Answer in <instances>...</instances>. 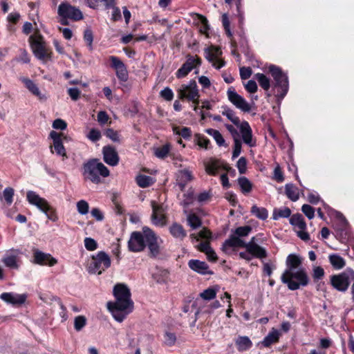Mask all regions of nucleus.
<instances>
[{
  "label": "nucleus",
  "mask_w": 354,
  "mask_h": 354,
  "mask_svg": "<svg viewBox=\"0 0 354 354\" xmlns=\"http://www.w3.org/2000/svg\"><path fill=\"white\" fill-rule=\"evenodd\" d=\"M15 60L19 62L24 64H28L30 62V57L28 52L24 49L20 50V54L19 57L15 58Z\"/></svg>",
  "instance_id": "4d7b16f0"
},
{
  "label": "nucleus",
  "mask_w": 354,
  "mask_h": 354,
  "mask_svg": "<svg viewBox=\"0 0 354 354\" xmlns=\"http://www.w3.org/2000/svg\"><path fill=\"white\" fill-rule=\"evenodd\" d=\"M206 132L213 137L218 146H223L225 145V140L218 131L213 129H208L206 130Z\"/></svg>",
  "instance_id": "37998d69"
},
{
  "label": "nucleus",
  "mask_w": 354,
  "mask_h": 354,
  "mask_svg": "<svg viewBox=\"0 0 354 354\" xmlns=\"http://www.w3.org/2000/svg\"><path fill=\"white\" fill-rule=\"evenodd\" d=\"M113 295L115 301L108 302L107 308L117 322H122L133 308L131 292L125 284L117 283L113 288Z\"/></svg>",
  "instance_id": "f257e3e1"
},
{
  "label": "nucleus",
  "mask_w": 354,
  "mask_h": 354,
  "mask_svg": "<svg viewBox=\"0 0 354 354\" xmlns=\"http://www.w3.org/2000/svg\"><path fill=\"white\" fill-rule=\"evenodd\" d=\"M222 24H223V26L225 29V33L227 35V37H232V32L230 28V22L229 17L227 14H223L222 15Z\"/></svg>",
  "instance_id": "603ef678"
},
{
  "label": "nucleus",
  "mask_w": 354,
  "mask_h": 354,
  "mask_svg": "<svg viewBox=\"0 0 354 354\" xmlns=\"http://www.w3.org/2000/svg\"><path fill=\"white\" fill-rule=\"evenodd\" d=\"M21 81L25 84L26 87L34 95L37 96L39 100L45 101L47 100L46 94L42 93L36 84L30 79L22 77Z\"/></svg>",
  "instance_id": "a878e982"
},
{
  "label": "nucleus",
  "mask_w": 354,
  "mask_h": 354,
  "mask_svg": "<svg viewBox=\"0 0 354 354\" xmlns=\"http://www.w3.org/2000/svg\"><path fill=\"white\" fill-rule=\"evenodd\" d=\"M170 145L166 144L154 149V154L158 158H165L170 151Z\"/></svg>",
  "instance_id": "79ce46f5"
},
{
  "label": "nucleus",
  "mask_w": 354,
  "mask_h": 354,
  "mask_svg": "<svg viewBox=\"0 0 354 354\" xmlns=\"http://www.w3.org/2000/svg\"><path fill=\"white\" fill-rule=\"evenodd\" d=\"M86 138L93 142H95L100 140L102 134L100 130L93 128L86 134Z\"/></svg>",
  "instance_id": "09e8293b"
},
{
  "label": "nucleus",
  "mask_w": 354,
  "mask_h": 354,
  "mask_svg": "<svg viewBox=\"0 0 354 354\" xmlns=\"http://www.w3.org/2000/svg\"><path fill=\"white\" fill-rule=\"evenodd\" d=\"M104 162L111 165L115 166L118 164L119 156L115 149L111 146H105L102 149Z\"/></svg>",
  "instance_id": "5701e85b"
},
{
  "label": "nucleus",
  "mask_w": 354,
  "mask_h": 354,
  "mask_svg": "<svg viewBox=\"0 0 354 354\" xmlns=\"http://www.w3.org/2000/svg\"><path fill=\"white\" fill-rule=\"evenodd\" d=\"M111 266V259L104 252H99L92 258L88 266V272L92 274H100Z\"/></svg>",
  "instance_id": "6e6552de"
},
{
  "label": "nucleus",
  "mask_w": 354,
  "mask_h": 354,
  "mask_svg": "<svg viewBox=\"0 0 354 354\" xmlns=\"http://www.w3.org/2000/svg\"><path fill=\"white\" fill-rule=\"evenodd\" d=\"M222 54L220 48L211 46L205 49V57L212 64V66L216 69H220L225 65V62L219 57Z\"/></svg>",
  "instance_id": "dca6fc26"
},
{
  "label": "nucleus",
  "mask_w": 354,
  "mask_h": 354,
  "mask_svg": "<svg viewBox=\"0 0 354 354\" xmlns=\"http://www.w3.org/2000/svg\"><path fill=\"white\" fill-rule=\"evenodd\" d=\"M197 26L200 32L205 35L206 37H209V25L205 17L199 15H197Z\"/></svg>",
  "instance_id": "72a5a7b5"
},
{
  "label": "nucleus",
  "mask_w": 354,
  "mask_h": 354,
  "mask_svg": "<svg viewBox=\"0 0 354 354\" xmlns=\"http://www.w3.org/2000/svg\"><path fill=\"white\" fill-rule=\"evenodd\" d=\"M174 131L176 134L180 136L185 139H187L191 136V130L187 127H183L180 129L175 128Z\"/></svg>",
  "instance_id": "13d9d810"
},
{
  "label": "nucleus",
  "mask_w": 354,
  "mask_h": 354,
  "mask_svg": "<svg viewBox=\"0 0 354 354\" xmlns=\"http://www.w3.org/2000/svg\"><path fill=\"white\" fill-rule=\"evenodd\" d=\"M201 64V60L197 56H187L186 62L176 71V77L180 79L186 77L194 68L199 66Z\"/></svg>",
  "instance_id": "f3484780"
},
{
  "label": "nucleus",
  "mask_w": 354,
  "mask_h": 354,
  "mask_svg": "<svg viewBox=\"0 0 354 354\" xmlns=\"http://www.w3.org/2000/svg\"><path fill=\"white\" fill-rule=\"evenodd\" d=\"M15 191L12 187H6L3 192V199L5 200L7 205H10L13 201Z\"/></svg>",
  "instance_id": "de8ad7c7"
},
{
  "label": "nucleus",
  "mask_w": 354,
  "mask_h": 354,
  "mask_svg": "<svg viewBox=\"0 0 354 354\" xmlns=\"http://www.w3.org/2000/svg\"><path fill=\"white\" fill-rule=\"evenodd\" d=\"M169 232L174 238L180 240L183 239L187 235V233L183 226L176 223H173L170 226Z\"/></svg>",
  "instance_id": "f704fd0d"
},
{
  "label": "nucleus",
  "mask_w": 354,
  "mask_h": 354,
  "mask_svg": "<svg viewBox=\"0 0 354 354\" xmlns=\"http://www.w3.org/2000/svg\"><path fill=\"white\" fill-rule=\"evenodd\" d=\"M243 142L250 147L256 146V140L253 138L252 129L248 122H243L239 126Z\"/></svg>",
  "instance_id": "412c9836"
},
{
  "label": "nucleus",
  "mask_w": 354,
  "mask_h": 354,
  "mask_svg": "<svg viewBox=\"0 0 354 354\" xmlns=\"http://www.w3.org/2000/svg\"><path fill=\"white\" fill-rule=\"evenodd\" d=\"M86 319L85 317L80 315L75 317L74 327L77 331L81 330L86 325Z\"/></svg>",
  "instance_id": "864d4df0"
},
{
  "label": "nucleus",
  "mask_w": 354,
  "mask_h": 354,
  "mask_svg": "<svg viewBox=\"0 0 354 354\" xmlns=\"http://www.w3.org/2000/svg\"><path fill=\"white\" fill-rule=\"evenodd\" d=\"M236 167L240 174H245L247 169V160L245 158L241 157L239 159L236 163Z\"/></svg>",
  "instance_id": "e2e57ef3"
},
{
  "label": "nucleus",
  "mask_w": 354,
  "mask_h": 354,
  "mask_svg": "<svg viewBox=\"0 0 354 354\" xmlns=\"http://www.w3.org/2000/svg\"><path fill=\"white\" fill-rule=\"evenodd\" d=\"M105 135L113 142H118L120 140L118 133L111 129H108L105 132Z\"/></svg>",
  "instance_id": "774afa93"
},
{
  "label": "nucleus",
  "mask_w": 354,
  "mask_h": 354,
  "mask_svg": "<svg viewBox=\"0 0 354 354\" xmlns=\"http://www.w3.org/2000/svg\"><path fill=\"white\" fill-rule=\"evenodd\" d=\"M187 222L189 225L193 229L198 228L201 225V219L195 214H189L187 216Z\"/></svg>",
  "instance_id": "49530a36"
},
{
  "label": "nucleus",
  "mask_w": 354,
  "mask_h": 354,
  "mask_svg": "<svg viewBox=\"0 0 354 354\" xmlns=\"http://www.w3.org/2000/svg\"><path fill=\"white\" fill-rule=\"evenodd\" d=\"M151 206L152 208V223L158 227L165 226L167 223L166 209L165 207L155 201H152L151 202Z\"/></svg>",
  "instance_id": "f8f14e48"
},
{
  "label": "nucleus",
  "mask_w": 354,
  "mask_h": 354,
  "mask_svg": "<svg viewBox=\"0 0 354 354\" xmlns=\"http://www.w3.org/2000/svg\"><path fill=\"white\" fill-rule=\"evenodd\" d=\"M286 268L284 271H292L301 268L299 266L302 263L301 258L295 254H290L286 259Z\"/></svg>",
  "instance_id": "c756f323"
},
{
  "label": "nucleus",
  "mask_w": 354,
  "mask_h": 354,
  "mask_svg": "<svg viewBox=\"0 0 354 354\" xmlns=\"http://www.w3.org/2000/svg\"><path fill=\"white\" fill-rule=\"evenodd\" d=\"M354 279V271L352 269H347L346 271L333 275L330 278L331 285L336 290L345 292L350 284V280Z\"/></svg>",
  "instance_id": "9d476101"
},
{
  "label": "nucleus",
  "mask_w": 354,
  "mask_h": 354,
  "mask_svg": "<svg viewBox=\"0 0 354 354\" xmlns=\"http://www.w3.org/2000/svg\"><path fill=\"white\" fill-rule=\"evenodd\" d=\"M291 214V211L288 207L274 209L272 214V218L278 220L280 218H288Z\"/></svg>",
  "instance_id": "58836bf2"
},
{
  "label": "nucleus",
  "mask_w": 354,
  "mask_h": 354,
  "mask_svg": "<svg viewBox=\"0 0 354 354\" xmlns=\"http://www.w3.org/2000/svg\"><path fill=\"white\" fill-rule=\"evenodd\" d=\"M160 95L167 101H171L174 98V92L169 87H165L160 92Z\"/></svg>",
  "instance_id": "6e6d98bb"
},
{
  "label": "nucleus",
  "mask_w": 354,
  "mask_h": 354,
  "mask_svg": "<svg viewBox=\"0 0 354 354\" xmlns=\"http://www.w3.org/2000/svg\"><path fill=\"white\" fill-rule=\"evenodd\" d=\"M178 97L180 100H187L195 105L199 103V91L196 81L191 80L187 84H182L177 89Z\"/></svg>",
  "instance_id": "0eeeda50"
},
{
  "label": "nucleus",
  "mask_w": 354,
  "mask_h": 354,
  "mask_svg": "<svg viewBox=\"0 0 354 354\" xmlns=\"http://www.w3.org/2000/svg\"><path fill=\"white\" fill-rule=\"evenodd\" d=\"M0 298L8 304L20 305L25 302L26 296L24 294L3 292L0 295Z\"/></svg>",
  "instance_id": "b1692460"
},
{
  "label": "nucleus",
  "mask_w": 354,
  "mask_h": 354,
  "mask_svg": "<svg viewBox=\"0 0 354 354\" xmlns=\"http://www.w3.org/2000/svg\"><path fill=\"white\" fill-rule=\"evenodd\" d=\"M281 280L291 290H296L301 286H306L309 283V278L305 268L284 271L281 274Z\"/></svg>",
  "instance_id": "7ed1b4c3"
},
{
  "label": "nucleus",
  "mask_w": 354,
  "mask_h": 354,
  "mask_svg": "<svg viewBox=\"0 0 354 354\" xmlns=\"http://www.w3.org/2000/svg\"><path fill=\"white\" fill-rule=\"evenodd\" d=\"M136 182L140 187L146 188L153 185V183L156 182V180L149 176L138 174L136 177Z\"/></svg>",
  "instance_id": "473e14b6"
},
{
  "label": "nucleus",
  "mask_w": 354,
  "mask_h": 354,
  "mask_svg": "<svg viewBox=\"0 0 354 354\" xmlns=\"http://www.w3.org/2000/svg\"><path fill=\"white\" fill-rule=\"evenodd\" d=\"M280 332L274 328H272V330L266 336V337L262 341L261 344L265 347H268L271 344L276 343L278 342L280 337Z\"/></svg>",
  "instance_id": "7c9ffc66"
},
{
  "label": "nucleus",
  "mask_w": 354,
  "mask_h": 354,
  "mask_svg": "<svg viewBox=\"0 0 354 354\" xmlns=\"http://www.w3.org/2000/svg\"><path fill=\"white\" fill-rule=\"evenodd\" d=\"M290 223L295 227L297 236L303 241L310 239L309 234L306 231V223L301 214H294L290 218Z\"/></svg>",
  "instance_id": "2eb2a0df"
},
{
  "label": "nucleus",
  "mask_w": 354,
  "mask_h": 354,
  "mask_svg": "<svg viewBox=\"0 0 354 354\" xmlns=\"http://www.w3.org/2000/svg\"><path fill=\"white\" fill-rule=\"evenodd\" d=\"M245 90L250 93H254L257 91V84L254 80H249L244 84Z\"/></svg>",
  "instance_id": "69168bd1"
},
{
  "label": "nucleus",
  "mask_w": 354,
  "mask_h": 354,
  "mask_svg": "<svg viewBox=\"0 0 354 354\" xmlns=\"http://www.w3.org/2000/svg\"><path fill=\"white\" fill-rule=\"evenodd\" d=\"M252 227L250 225L241 226L236 228L229 239L225 240L223 245V250L225 253L230 252L231 249L242 248L244 246L243 237L248 236L252 232Z\"/></svg>",
  "instance_id": "20e7f679"
},
{
  "label": "nucleus",
  "mask_w": 354,
  "mask_h": 354,
  "mask_svg": "<svg viewBox=\"0 0 354 354\" xmlns=\"http://www.w3.org/2000/svg\"><path fill=\"white\" fill-rule=\"evenodd\" d=\"M76 207H77V210L78 213L82 215H85V214H88V211H89V205L84 200L79 201L76 204Z\"/></svg>",
  "instance_id": "8fccbe9b"
},
{
  "label": "nucleus",
  "mask_w": 354,
  "mask_h": 354,
  "mask_svg": "<svg viewBox=\"0 0 354 354\" xmlns=\"http://www.w3.org/2000/svg\"><path fill=\"white\" fill-rule=\"evenodd\" d=\"M238 184L241 187V189L243 194H248L251 192L252 185L251 182L244 176L238 178Z\"/></svg>",
  "instance_id": "4c0bfd02"
},
{
  "label": "nucleus",
  "mask_w": 354,
  "mask_h": 354,
  "mask_svg": "<svg viewBox=\"0 0 354 354\" xmlns=\"http://www.w3.org/2000/svg\"><path fill=\"white\" fill-rule=\"evenodd\" d=\"M251 212L254 214L257 218L265 220L268 218V211L263 207H259L253 205L251 209Z\"/></svg>",
  "instance_id": "c03bdc74"
},
{
  "label": "nucleus",
  "mask_w": 354,
  "mask_h": 354,
  "mask_svg": "<svg viewBox=\"0 0 354 354\" xmlns=\"http://www.w3.org/2000/svg\"><path fill=\"white\" fill-rule=\"evenodd\" d=\"M254 78L258 81L259 85L266 91L270 87V81L264 74L258 73L254 75Z\"/></svg>",
  "instance_id": "ea45409f"
},
{
  "label": "nucleus",
  "mask_w": 354,
  "mask_h": 354,
  "mask_svg": "<svg viewBox=\"0 0 354 354\" xmlns=\"http://www.w3.org/2000/svg\"><path fill=\"white\" fill-rule=\"evenodd\" d=\"M146 245L147 243L143 230L142 232H133L131 234L128 242V247L130 251L133 252L142 251Z\"/></svg>",
  "instance_id": "a211bd4d"
},
{
  "label": "nucleus",
  "mask_w": 354,
  "mask_h": 354,
  "mask_svg": "<svg viewBox=\"0 0 354 354\" xmlns=\"http://www.w3.org/2000/svg\"><path fill=\"white\" fill-rule=\"evenodd\" d=\"M257 241V236H253L249 242H244L243 248L252 253L256 258L262 259L267 257V252L265 248L258 245Z\"/></svg>",
  "instance_id": "6ab92c4d"
},
{
  "label": "nucleus",
  "mask_w": 354,
  "mask_h": 354,
  "mask_svg": "<svg viewBox=\"0 0 354 354\" xmlns=\"http://www.w3.org/2000/svg\"><path fill=\"white\" fill-rule=\"evenodd\" d=\"M29 40L32 50L37 59L42 61L51 59L50 53L46 47L43 38L41 36L32 35L30 37Z\"/></svg>",
  "instance_id": "1a4fd4ad"
},
{
  "label": "nucleus",
  "mask_w": 354,
  "mask_h": 354,
  "mask_svg": "<svg viewBox=\"0 0 354 354\" xmlns=\"http://www.w3.org/2000/svg\"><path fill=\"white\" fill-rule=\"evenodd\" d=\"M285 191L287 197L292 201H297L299 198V190L293 184H286Z\"/></svg>",
  "instance_id": "c9c22d12"
},
{
  "label": "nucleus",
  "mask_w": 354,
  "mask_h": 354,
  "mask_svg": "<svg viewBox=\"0 0 354 354\" xmlns=\"http://www.w3.org/2000/svg\"><path fill=\"white\" fill-rule=\"evenodd\" d=\"M218 290V286L208 288L200 294L202 299L205 300H211L216 297L217 291Z\"/></svg>",
  "instance_id": "a19ab883"
},
{
  "label": "nucleus",
  "mask_w": 354,
  "mask_h": 354,
  "mask_svg": "<svg viewBox=\"0 0 354 354\" xmlns=\"http://www.w3.org/2000/svg\"><path fill=\"white\" fill-rule=\"evenodd\" d=\"M53 147L57 155L61 156H66V150L62 141L54 142Z\"/></svg>",
  "instance_id": "0e129e2a"
},
{
  "label": "nucleus",
  "mask_w": 354,
  "mask_h": 354,
  "mask_svg": "<svg viewBox=\"0 0 354 354\" xmlns=\"http://www.w3.org/2000/svg\"><path fill=\"white\" fill-rule=\"evenodd\" d=\"M227 95L230 102L237 109L243 112H250L252 104L248 102L244 97L237 93L233 87L228 88Z\"/></svg>",
  "instance_id": "ddd939ff"
},
{
  "label": "nucleus",
  "mask_w": 354,
  "mask_h": 354,
  "mask_svg": "<svg viewBox=\"0 0 354 354\" xmlns=\"http://www.w3.org/2000/svg\"><path fill=\"white\" fill-rule=\"evenodd\" d=\"M58 14L62 18H68L75 21L83 18L82 12L68 3H62L58 8Z\"/></svg>",
  "instance_id": "4468645a"
},
{
  "label": "nucleus",
  "mask_w": 354,
  "mask_h": 354,
  "mask_svg": "<svg viewBox=\"0 0 354 354\" xmlns=\"http://www.w3.org/2000/svg\"><path fill=\"white\" fill-rule=\"evenodd\" d=\"M269 72L274 80V87L277 88V100L281 102L288 91V80L286 74L282 72L280 68L270 65Z\"/></svg>",
  "instance_id": "423d86ee"
},
{
  "label": "nucleus",
  "mask_w": 354,
  "mask_h": 354,
  "mask_svg": "<svg viewBox=\"0 0 354 354\" xmlns=\"http://www.w3.org/2000/svg\"><path fill=\"white\" fill-rule=\"evenodd\" d=\"M84 246L86 250L89 251H93L97 249V242L92 238H86L84 239Z\"/></svg>",
  "instance_id": "bf43d9fd"
},
{
  "label": "nucleus",
  "mask_w": 354,
  "mask_h": 354,
  "mask_svg": "<svg viewBox=\"0 0 354 354\" xmlns=\"http://www.w3.org/2000/svg\"><path fill=\"white\" fill-rule=\"evenodd\" d=\"M193 179V174L189 169H185L179 171L177 181L180 190H183L186 185Z\"/></svg>",
  "instance_id": "c85d7f7f"
},
{
  "label": "nucleus",
  "mask_w": 354,
  "mask_h": 354,
  "mask_svg": "<svg viewBox=\"0 0 354 354\" xmlns=\"http://www.w3.org/2000/svg\"><path fill=\"white\" fill-rule=\"evenodd\" d=\"M109 59L111 66L115 69L118 78L122 82H126L128 79V72L124 64L115 56H111Z\"/></svg>",
  "instance_id": "aec40b11"
},
{
  "label": "nucleus",
  "mask_w": 354,
  "mask_h": 354,
  "mask_svg": "<svg viewBox=\"0 0 354 354\" xmlns=\"http://www.w3.org/2000/svg\"><path fill=\"white\" fill-rule=\"evenodd\" d=\"M143 232L151 254L153 257H157L160 252L162 239L151 229L147 226L143 227Z\"/></svg>",
  "instance_id": "9b49d317"
},
{
  "label": "nucleus",
  "mask_w": 354,
  "mask_h": 354,
  "mask_svg": "<svg viewBox=\"0 0 354 354\" xmlns=\"http://www.w3.org/2000/svg\"><path fill=\"white\" fill-rule=\"evenodd\" d=\"M26 198L30 205L37 207L41 212L44 213L49 220L53 222L57 221L58 216L55 209L50 205L44 198L41 197L34 191H28Z\"/></svg>",
  "instance_id": "39448f33"
},
{
  "label": "nucleus",
  "mask_w": 354,
  "mask_h": 354,
  "mask_svg": "<svg viewBox=\"0 0 354 354\" xmlns=\"http://www.w3.org/2000/svg\"><path fill=\"white\" fill-rule=\"evenodd\" d=\"M176 340V337L174 333L170 332H166L165 333V344L167 346H173Z\"/></svg>",
  "instance_id": "052dcab7"
},
{
  "label": "nucleus",
  "mask_w": 354,
  "mask_h": 354,
  "mask_svg": "<svg viewBox=\"0 0 354 354\" xmlns=\"http://www.w3.org/2000/svg\"><path fill=\"white\" fill-rule=\"evenodd\" d=\"M204 166L206 173L211 176H216L221 168H223L225 170H228V167L227 166L223 165V164L218 160L214 159H210L209 160L205 162Z\"/></svg>",
  "instance_id": "393cba45"
},
{
  "label": "nucleus",
  "mask_w": 354,
  "mask_h": 354,
  "mask_svg": "<svg viewBox=\"0 0 354 354\" xmlns=\"http://www.w3.org/2000/svg\"><path fill=\"white\" fill-rule=\"evenodd\" d=\"M223 115L226 116L234 124L239 125L240 122L239 118L235 115V113L232 110L230 109H225L223 111Z\"/></svg>",
  "instance_id": "3c124183"
},
{
  "label": "nucleus",
  "mask_w": 354,
  "mask_h": 354,
  "mask_svg": "<svg viewBox=\"0 0 354 354\" xmlns=\"http://www.w3.org/2000/svg\"><path fill=\"white\" fill-rule=\"evenodd\" d=\"M303 213L309 218L312 219L315 216V209L310 205L305 204L302 206Z\"/></svg>",
  "instance_id": "680f3d73"
},
{
  "label": "nucleus",
  "mask_w": 354,
  "mask_h": 354,
  "mask_svg": "<svg viewBox=\"0 0 354 354\" xmlns=\"http://www.w3.org/2000/svg\"><path fill=\"white\" fill-rule=\"evenodd\" d=\"M324 275V270L320 266H316L313 268V277L315 280L322 279Z\"/></svg>",
  "instance_id": "338daca9"
},
{
  "label": "nucleus",
  "mask_w": 354,
  "mask_h": 354,
  "mask_svg": "<svg viewBox=\"0 0 354 354\" xmlns=\"http://www.w3.org/2000/svg\"><path fill=\"white\" fill-rule=\"evenodd\" d=\"M57 261L50 254L42 252L39 250L34 252V263L41 266H53Z\"/></svg>",
  "instance_id": "4be33fe9"
},
{
  "label": "nucleus",
  "mask_w": 354,
  "mask_h": 354,
  "mask_svg": "<svg viewBox=\"0 0 354 354\" xmlns=\"http://www.w3.org/2000/svg\"><path fill=\"white\" fill-rule=\"evenodd\" d=\"M2 262L4 265L11 269H18L19 268V257L18 254L15 251L8 252L3 257Z\"/></svg>",
  "instance_id": "bb28decb"
},
{
  "label": "nucleus",
  "mask_w": 354,
  "mask_h": 354,
  "mask_svg": "<svg viewBox=\"0 0 354 354\" xmlns=\"http://www.w3.org/2000/svg\"><path fill=\"white\" fill-rule=\"evenodd\" d=\"M241 153V142L238 138H234V149L232 158H237Z\"/></svg>",
  "instance_id": "5fc2aeb1"
},
{
  "label": "nucleus",
  "mask_w": 354,
  "mask_h": 354,
  "mask_svg": "<svg viewBox=\"0 0 354 354\" xmlns=\"http://www.w3.org/2000/svg\"><path fill=\"white\" fill-rule=\"evenodd\" d=\"M190 238L192 242H197L199 241V239H209L211 238V232L206 229H203L198 234H192Z\"/></svg>",
  "instance_id": "a18cd8bd"
},
{
  "label": "nucleus",
  "mask_w": 354,
  "mask_h": 354,
  "mask_svg": "<svg viewBox=\"0 0 354 354\" xmlns=\"http://www.w3.org/2000/svg\"><path fill=\"white\" fill-rule=\"evenodd\" d=\"M328 259L330 264L336 270L342 269L345 266L344 259L338 254H330Z\"/></svg>",
  "instance_id": "e433bc0d"
},
{
  "label": "nucleus",
  "mask_w": 354,
  "mask_h": 354,
  "mask_svg": "<svg viewBox=\"0 0 354 354\" xmlns=\"http://www.w3.org/2000/svg\"><path fill=\"white\" fill-rule=\"evenodd\" d=\"M188 266L193 271L201 274L211 273L209 270V266L204 261H201L197 259H191L188 262Z\"/></svg>",
  "instance_id": "cd10ccee"
},
{
  "label": "nucleus",
  "mask_w": 354,
  "mask_h": 354,
  "mask_svg": "<svg viewBox=\"0 0 354 354\" xmlns=\"http://www.w3.org/2000/svg\"><path fill=\"white\" fill-rule=\"evenodd\" d=\"M235 343L237 346V349L241 352L250 349L252 346L251 340L247 336H239L236 338Z\"/></svg>",
  "instance_id": "2f4dec72"
},
{
  "label": "nucleus",
  "mask_w": 354,
  "mask_h": 354,
  "mask_svg": "<svg viewBox=\"0 0 354 354\" xmlns=\"http://www.w3.org/2000/svg\"><path fill=\"white\" fill-rule=\"evenodd\" d=\"M109 174V169L97 158L90 159L82 165L84 179L93 183H101V178L108 177Z\"/></svg>",
  "instance_id": "f03ea898"
}]
</instances>
